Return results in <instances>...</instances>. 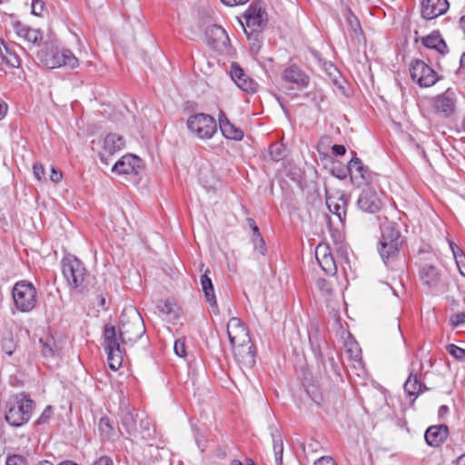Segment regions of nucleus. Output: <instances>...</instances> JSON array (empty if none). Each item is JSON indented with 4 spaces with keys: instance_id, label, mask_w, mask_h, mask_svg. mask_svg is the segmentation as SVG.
<instances>
[{
    "instance_id": "1",
    "label": "nucleus",
    "mask_w": 465,
    "mask_h": 465,
    "mask_svg": "<svg viewBox=\"0 0 465 465\" xmlns=\"http://www.w3.org/2000/svg\"><path fill=\"white\" fill-rule=\"evenodd\" d=\"M145 333L143 320L139 312L133 306L123 310L120 316L118 330L113 325H105L104 329V350L107 353L109 367L118 370L123 363L125 351L121 347L133 346Z\"/></svg>"
},
{
    "instance_id": "2",
    "label": "nucleus",
    "mask_w": 465,
    "mask_h": 465,
    "mask_svg": "<svg viewBox=\"0 0 465 465\" xmlns=\"http://www.w3.org/2000/svg\"><path fill=\"white\" fill-rule=\"evenodd\" d=\"M35 402L26 394L11 396L5 404V420L13 427H20L31 419Z\"/></svg>"
},
{
    "instance_id": "3",
    "label": "nucleus",
    "mask_w": 465,
    "mask_h": 465,
    "mask_svg": "<svg viewBox=\"0 0 465 465\" xmlns=\"http://www.w3.org/2000/svg\"><path fill=\"white\" fill-rule=\"evenodd\" d=\"M40 61L48 68L68 66L75 68L78 65V59L69 49H58L53 44L45 43L38 54Z\"/></svg>"
},
{
    "instance_id": "4",
    "label": "nucleus",
    "mask_w": 465,
    "mask_h": 465,
    "mask_svg": "<svg viewBox=\"0 0 465 465\" xmlns=\"http://www.w3.org/2000/svg\"><path fill=\"white\" fill-rule=\"evenodd\" d=\"M401 245V233L393 223H386L382 224L379 252L383 261L394 257L398 253Z\"/></svg>"
},
{
    "instance_id": "5",
    "label": "nucleus",
    "mask_w": 465,
    "mask_h": 465,
    "mask_svg": "<svg viewBox=\"0 0 465 465\" xmlns=\"http://www.w3.org/2000/svg\"><path fill=\"white\" fill-rule=\"evenodd\" d=\"M189 131L199 139H211L217 131V123L210 114L198 113L186 122Z\"/></svg>"
},
{
    "instance_id": "6",
    "label": "nucleus",
    "mask_w": 465,
    "mask_h": 465,
    "mask_svg": "<svg viewBox=\"0 0 465 465\" xmlns=\"http://www.w3.org/2000/svg\"><path fill=\"white\" fill-rule=\"evenodd\" d=\"M13 299L15 307L22 312L32 311L36 304V290L28 282L21 281L13 287Z\"/></svg>"
},
{
    "instance_id": "7",
    "label": "nucleus",
    "mask_w": 465,
    "mask_h": 465,
    "mask_svg": "<svg viewBox=\"0 0 465 465\" xmlns=\"http://www.w3.org/2000/svg\"><path fill=\"white\" fill-rule=\"evenodd\" d=\"M244 20L245 23L241 22V25L250 39L251 35L256 36L262 31L267 23V14L260 5H251L244 13Z\"/></svg>"
},
{
    "instance_id": "8",
    "label": "nucleus",
    "mask_w": 465,
    "mask_h": 465,
    "mask_svg": "<svg viewBox=\"0 0 465 465\" xmlns=\"http://www.w3.org/2000/svg\"><path fill=\"white\" fill-rule=\"evenodd\" d=\"M62 267L68 284L74 289L81 288L87 276L83 262L75 257H66L62 262Z\"/></svg>"
},
{
    "instance_id": "9",
    "label": "nucleus",
    "mask_w": 465,
    "mask_h": 465,
    "mask_svg": "<svg viewBox=\"0 0 465 465\" xmlns=\"http://www.w3.org/2000/svg\"><path fill=\"white\" fill-rule=\"evenodd\" d=\"M411 76L421 87H430L437 80V73L423 61L416 60L410 68Z\"/></svg>"
},
{
    "instance_id": "10",
    "label": "nucleus",
    "mask_w": 465,
    "mask_h": 465,
    "mask_svg": "<svg viewBox=\"0 0 465 465\" xmlns=\"http://www.w3.org/2000/svg\"><path fill=\"white\" fill-rule=\"evenodd\" d=\"M208 45L219 53H227L230 39L226 31L219 25H211L206 30Z\"/></svg>"
},
{
    "instance_id": "11",
    "label": "nucleus",
    "mask_w": 465,
    "mask_h": 465,
    "mask_svg": "<svg viewBox=\"0 0 465 465\" xmlns=\"http://www.w3.org/2000/svg\"><path fill=\"white\" fill-rule=\"evenodd\" d=\"M227 334L232 346L250 343L249 333L239 318L232 317L227 323Z\"/></svg>"
},
{
    "instance_id": "12",
    "label": "nucleus",
    "mask_w": 465,
    "mask_h": 465,
    "mask_svg": "<svg viewBox=\"0 0 465 465\" xmlns=\"http://www.w3.org/2000/svg\"><path fill=\"white\" fill-rule=\"evenodd\" d=\"M124 147V141L116 134H107L103 141L102 150L99 152L101 162L109 164V158Z\"/></svg>"
},
{
    "instance_id": "13",
    "label": "nucleus",
    "mask_w": 465,
    "mask_h": 465,
    "mask_svg": "<svg viewBox=\"0 0 465 465\" xmlns=\"http://www.w3.org/2000/svg\"><path fill=\"white\" fill-rule=\"evenodd\" d=\"M455 107V94L450 89L434 98L433 108L437 114L443 117L450 116L454 113Z\"/></svg>"
},
{
    "instance_id": "14",
    "label": "nucleus",
    "mask_w": 465,
    "mask_h": 465,
    "mask_svg": "<svg viewBox=\"0 0 465 465\" xmlns=\"http://www.w3.org/2000/svg\"><path fill=\"white\" fill-rule=\"evenodd\" d=\"M315 257L322 269L329 275H335L337 265L328 244L320 243L315 249Z\"/></svg>"
},
{
    "instance_id": "15",
    "label": "nucleus",
    "mask_w": 465,
    "mask_h": 465,
    "mask_svg": "<svg viewBox=\"0 0 465 465\" xmlns=\"http://www.w3.org/2000/svg\"><path fill=\"white\" fill-rule=\"evenodd\" d=\"M357 203L361 210L370 213H377L381 207V201L378 193L369 187L362 190Z\"/></svg>"
},
{
    "instance_id": "16",
    "label": "nucleus",
    "mask_w": 465,
    "mask_h": 465,
    "mask_svg": "<svg viewBox=\"0 0 465 465\" xmlns=\"http://www.w3.org/2000/svg\"><path fill=\"white\" fill-rule=\"evenodd\" d=\"M142 167V161L134 154H126L118 160L112 168V171L119 174H138Z\"/></svg>"
},
{
    "instance_id": "17",
    "label": "nucleus",
    "mask_w": 465,
    "mask_h": 465,
    "mask_svg": "<svg viewBox=\"0 0 465 465\" xmlns=\"http://www.w3.org/2000/svg\"><path fill=\"white\" fill-rule=\"evenodd\" d=\"M449 9L447 0H424L421 6V15L424 19L431 20L443 15Z\"/></svg>"
},
{
    "instance_id": "18",
    "label": "nucleus",
    "mask_w": 465,
    "mask_h": 465,
    "mask_svg": "<svg viewBox=\"0 0 465 465\" xmlns=\"http://www.w3.org/2000/svg\"><path fill=\"white\" fill-rule=\"evenodd\" d=\"M347 198L344 194L337 193L336 194H327L326 205L329 211L336 215L342 223L346 216Z\"/></svg>"
},
{
    "instance_id": "19",
    "label": "nucleus",
    "mask_w": 465,
    "mask_h": 465,
    "mask_svg": "<svg viewBox=\"0 0 465 465\" xmlns=\"http://www.w3.org/2000/svg\"><path fill=\"white\" fill-rule=\"evenodd\" d=\"M231 78L242 90L245 92H255L257 84L235 64H232L231 67Z\"/></svg>"
},
{
    "instance_id": "20",
    "label": "nucleus",
    "mask_w": 465,
    "mask_h": 465,
    "mask_svg": "<svg viewBox=\"0 0 465 465\" xmlns=\"http://www.w3.org/2000/svg\"><path fill=\"white\" fill-rule=\"evenodd\" d=\"M237 361L245 367H252L255 363V349L252 342L232 346Z\"/></svg>"
},
{
    "instance_id": "21",
    "label": "nucleus",
    "mask_w": 465,
    "mask_h": 465,
    "mask_svg": "<svg viewBox=\"0 0 465 465\" xmlns=\"http://www.w3.org/2000/svg\"><path fill=\"white\" fill-rule=\"evenodd\" d=\"M449 435V428L447 425H433L427 429L425 432L426 442L432 447H439L443 443Z\"/></svg>"
},
{
    "instance_id": "22",
    "label": "nucleus",
    "mask_w": 465,
    "mask_h": 465,
    "mask_svg": "<svg viewBox=\"0 0 465 465\" xmlns=\"http://www.w3.org/2000/svg\"><path fill=\"white\" fill-rule=\"evenodd\" d=\"M282 78L286 82L296 84L302 87L307 86L309 84V76L295 64L283 70Z\"/></svg>"
},
{
    "instance_id": "23",
    "label": "nucleus",
    "mask_w": 465,
    "mask_h": 465,
    "mask_svg": "<svg viewBox=\"0 0 465 465\" xmlns=\"http://www.w3.org/2000/svg\"><path fill=\"white\" fill-rule=\"evenodd\" d=\"M209 269L204 270L203 274L201 276L200 282L206 302L213 307V313L217 314L219 312L217 301L214 294V289L212 280L209 277Z\"/></svg>"
},
{
    "instance_id": "24",
    "label": "nucleus",
    "mask_w": 465,
    "mask_h": 465,
    "mask_svg": "<svg viewBox=\"0 0 465 465\" xmlns=\"http://www.w3.org/2000/svg\"><path fill=\"white\" fill-rule=\"evenodd\" d=\"M15 30L19 37L24 38L33 45H39L43 40V33L40 30L29 28L21 23L15 25Z\"/></svg>"
},
{
    "instance_id": "25",
    "label": "nucleus",
    "mask_w": 465,
    "mask_h": 465,
    "mask_svg": "<svg viewBox=\"0 0 465 465\" xmlns=\"http://www.w3.org/2000/svg\"><path fill=\"white\" fill-rule=\"evenodd\" d=\"M420 277L423 284L430 288L437 286L440 280V275L437 268L427 263L420 268Z\"/></svg>"
},
{
    "instance_id": "26",
    "label": "nucleus",
    "mask_w": 465,
    "mask_h": 465,
    "mask_svg": "<svg viewBox=\"0 0 465 465\" xmlns=\"http://www.w3.org/2000/svg\"><path fill=\"white\" fill-rule=\"evenodd\" d=\"M348 171L351 178H360L362 181H367L369 178V169L366 167L361 160L353 156L348 163Z\"/></svg>"
},
{
    "instance_id": "27",
    "label": "nucleus",
    "mask_w": 465,
    "mask_h": 465,
    "mask_svg": "<svg viewBox=\"0 0 465 465\" xmlns=\"http://www.w3.org/2000/svg\"><path fill=\"white\" fill-rule=\"evenodd\" d=\"M137 415L138 414L135 412V410L132 411L129 408L122 410L121 423L129 435H134L136 431Z\"/></svg>"
},
{
    "instance_id": "28",
    "label": "nucleus",
    "mask_w": 465,
    "mask_h": 465,
    "mask_svg": "<svg viewBox=\"0 0 465 465\" xmlns=\"http://www.w3.org/2000/svg\"><path fill=\"white\" fill-rule=\"evenodd\" d=\"M0 57L11 68L20 65L18 55L13 52L2 40L0 44Z\"/></svg>"
},
{
    "instance_id": "29",
    "label": "nucleus",
    "mask_w": 465,
    "mask_h": 465,
    "mask_svg": "<svg viewBox=\"0 0 465 465\" xmlns=\"http://www.w3.org/2000/svg\"><path fill=\"white\" fill-rule=\"evenodd\" d=\"M405 391L411 396H417L424 390H427L426 386L421 383L416 374L411 371L409 375L408 380L404 383Z\"/></svg>"
},
{
    "instance_id": "30",
    "label": "nucleus",
    "mask_w": 465,
    "mask_h": 465,
    "mask_svg": "<svg viewBox=\"0 0 465 465\" xmlns=\"http://www.w3.org/2000/svg\"><path fill=\"white\" fill-rule=\"evenodd\" d=\"M220 130L226 139L241 141L243 137V132L242 129L236 127L230 121H226Z\"/></svg>"
},
{
    "instance_id": "31",
    "label": "nucleus",
    "mask_w": 465,
    "mask_h": 465,
    "mask_svg": "<svg viewBox=\"0 0 465 465\" xmlns=\"http://www.w3.org/2000/svg\"><path fill=\"white\" fill-rule=\"evenodd\" d=\"M422 43L426 47L436 49L440 53L447 47L445 42L439 34H431L422 38Z\"/></svg>"
},
{
    "instance_id": "32",
    "label": "nucleus",
    "mask_w": 465,
    "mask_h": 465,
    "mask_svg": "<svg viewBox=\"0 0 465 465\" xmlns=\"http://www.w3.org/2000/svg\"><path fill=\"white\" fill-rule=\"evenodd\" d=\"M40 343L42 344V353L45 358L54 357L56 354L57 348L52 339L40 340Z\"/></svg>"
},
{
    "instance_id": "33",
    "label": "nucleus",
    "mask_w": 465,
    "mask_h": 465,
    "mask_svg": "<svg viewBox=\"0 0 465 465\" xmlns=\"http://www.w3.org/2000/svg\"><path fill=\"white\" fill-rule=\"evenodd\" d=\"M273 437V450H274V457L276 465H282V452H283V444L282 440L280 435Z\"/></svg>"
},
{
    "instance_id": "34",
    "label": "nucleus",
    "mask_w": 465,
    "mask_h": 465,
    "mask_svg": "<svg viewBox=\"0 0 465 465\" xmlns=\"http://www.w3.org/2000/svg\"><path fill=\"white\" fill-rule=\"evenodd\" d=\"M99 430L101 435L106 439H110L113 434V426L110 420L106 417L101 418L99 421Z\"/></svg>"
},
{
    "instance_id": "35",
    "label": "nucleus",
    "mask_w": 465,
    "mask_h": 465,
    "mask_svg": "<svg viewBox=\"0 0 465 465\" xmlns=\"http://www.w3.org/2000/svg\"><path fill=\"white\" fill-rule=\"evenodd\" d=\"M270 157L274 162H279L284 156V147L281 143H273L270 147Z\"/></svg>"
},
{
    "instance_id": "36",
    "label": "nucleus",
    "mask_w": 465,
    "mask_h": 465,
    "mask_svg": "<svg viewBox=\"0 0 465 465\" xmlns=\"http://www.w3.org/2000/svg\"><path fill=\"white\" fill-rule=\"evenodd\" d=\"M316 285L323 296L331 297L332 295V288L327 280L320 278L317 280Z\"/></svg>"
},
{
    "instance_id": "37",
    "label": "nucleus",
    "mask_w": 465,
    "mask_h": 465,
    "mask_svg": "<svg viewBox=\"0 0 465 465\" xmlns=\"http://www.w3.org/2000/svg\"><path fill=\"white\" fill-rule=\"evenodd\" d=\"M450 247L452 251L457 265H460L463 262H465V254L460 248L453 242H450Z\"/></svg>"
},
{
    "instance_id": "38",
    "label": "nucleus",
    "mask_w": 465,
    "mask_h": 465,
    "mask_svg": "<svg viewBox=\"0 0 465 465\" xmlns=\"http://www.w3.org/2000/svg\"><path fill=\"white\" fill-rule=\"evenodd\" d=\"M447 350L449 353L457 360H465V349H462L455 344H450Z\"/></svg>"
},
{
    "instance_id": "39",
    "label": "nucleus",
    "mask_w": 465,
    "mask_h": 465,
    "mask_svg": "<svg viewBox=\"0 0 465 465\" xmlns=\"http://www.w3.org/2000/svg\"><path fill=\"white\" fill-rule=\"evenodd\" d=\"M5 465H27V460L22 455H10L6 459Z\"/></svg>"
},
{
    "instance_id": "40",
    "label": "nucleus",
    "mask_w": 465,
    "mask_h": 465,
    "mask_svg": "<svg viewBox=\"0 0 465 465\" xmlns=\"http://www.w3.org/2000/svg\"><path fill=\"white\" fill-rule=\"evenodd\" d=\"M173 350L176 355L179 357L186 356L185 343L183 339H178L175 341Z\"/></svg>"
},
{
    "instance_id": "41",
    "label": "nucleus",
    "mask_w": 465,
    "mask_h": 465,
    "mask_svg": "<svg viewBox=\"0 0 465 465\" xmlns=\"http://www.w3.org/2000/svg\"><path fill=\"white\" fill-rule=\"evenodd\" d=\"M254 249L257 250L262 255L265 254L266 247L262 237L252 238Z\"/></svg>"
},
{
    "instance_id": "42",
    "label": "nucleus",
    "mask_w": 465,
    "mask_h": 465,
    "mask_svg": "<svg viewBox=\"0 0 465 465\" xmlns=\"http://www.w3.org/2000/svg\"><path fill=\"white\" fill-rule=\"evenodd\" d=\"M32 1V13L35 15H40L44 10V2L42 0H31Z\"/></svg>"
},
{
    "instance_id": "43",
    "label": "nucleus",
    "mask_w": 465,
    "mask_h": 465,
    "mask_svg": "<svg viewBox=\"0 0 465 465\" xmlns=\"http://www.w3.org/2000/svg\"><path fill=\"white\" fill-rule=\"evenodd\" d=\"M157 308L165 314H170L173 311V305L168 301H160L157 304Z\"/></svg>"
},
{
    "instance_id": "44",
    "label": "nucleus",
    "mask_w": 465,
    "mask_h": 465,
    "mask_svg": "<svg viewBox=\"0 0 465 465\" xmlns=\"http://www.w3.org/2000/svg\"><path fill=\"white\" fill-rule=\"evenodd\" d=\"M450 322L454 326L465 323V312H459L451 316Z\"/></svg>"
},
{
    "instance_id": "45",
    "label": "nucleus",
    "mask_w": 465,
    "mask_h": 465,
    "mask_svg": "<svg viewBox=\"0 0 465 465\" xmlns=\"http://www.w3.org/2000/svg\"><path fill=\"white\" fill-rule=\"evenodd\" d=\"M34 175L37 180H41L45 175V168L41 163H35L33 166Z\"/></svg>"
},
{
    "instance_id": "46",
    "label": "nucleus",
    "mask_w": 465,
    "mask_h": 465,
    "mask_svg": "<svg viewBox=\"0 0 465 465\" xmlns=\"http://www.w3.org/2000/svg\"><path fill=\"white\" fill-rule=\"evenodd\" d=\"M314 465H337L333 459L330 456H324L318 459Z\"/></svg>"
},
{
    "instance_id": "47",
    "label": "nucleus",
    "mask_w": 465,
    "mask_h": 465,
    "mask_svg": "<svg viewBox=\"0 0 465 465\" xmlns=\"http://www.w3.org/2000/svg\"><path fill=\"white\" fill-rule=\"evenodd\" d=\"M113 460L108 456H101L95 460L91 465H113Z\"/></svg>"
},
{
    "instance_id": "48",
    "label": "nucleus",
    "mask_w": 465,
    "mask_h": 465,
    "mask_svg": "<svg viewBox=\"0 0 465 465\" xmlns=\"http://www.w3.org/2000/svg\"><path fill=\"white\" fill-rule=\"evenodd\" d=\"M51 412H52L51 407L50 406L46 407V409L43 411V413L37 420V423L42 424V423L46 422L50 418Z\"/></svg>"
},
{
    "instance_id": "49",
    "label": "nucleus",
    "mask_w": 465,
    "mask_h": 465,
    "mask_svg": "<svg viewBox=\"0 0 465 465\" xmlns=\"http://www.w3.org/2000/svg\"><path fill=\"white\" fill-rule=\"evenodd\" d=\"M331 152L334 155H344L346 153V148L343 145L341 144H334L331 147Z\"/></svg>"
},
{
    "instance_id": "50",
    "label": "nucleus",
    "mask_w": 465,
    "mask_h": 465,
    "mask_svg": "<svg viewBox=\"0 0 465 465\" xmlns=\"http://www.w3.org/2000/svg\"><path fill=\"white\" fill-rule=\"evenodd\" d=\"M347 21H348L349 25H351V29L353 31L356 32L357 30L361 29L360 23H359L357 17L350 16V17L347 18Z\"/></svg>"
},
{
    "instance_id": "51",
    "label": "nucleus",
    "mask_w": 465,
    "mask_h": 465,
    "mask_svg": "<svg viewBox=\"0 0 465 465\" xmlns=\"http://www.w3.org/2000/svg\"><path fill=\"white\" fill-rule=\"evenodd\" d=\"M63 174L61 172L56 171L54 168L51 170L50 179L54 183H58L62 180Z\"/></svg>"
},
{
    "instance_id": "52",
    "label": "nucleus",
    "mask_w": 465,
    "mask_h": 465,
    "mask_svg": "<svg viewBox=\"0 0 465 465\" xmlns=\"http://www.w3.org/2000/svg\"><path fill=\"white\" fill-rule=\"evenodd\" d=\"M224 5L228 6H234L245 4L248 0H221Z\"/></svg>"
},
{
    "instance_id": "53",
    "label": "nucleus",
    "mask_w": 465,
    "mask_h": 465,
    "mask_svg": "<svg viewBox=\"0 0 465 465\" xmlns=\"http://www.w3.org/2000/svg\"><path fill=\"white\" fill-rule=\"evenodd\" d=\"M250 225L253 232V238L262 237L258 226L255 224L254 221L252 219H249Z\"/></svg>"
},
{
    "instance_id": "54",
    "label": "nucleus",
    "mask_w": 465,
    "mask_h": 465,
    "mask_svg": "<svg viewBox=\"0 0 465 465\" xmlns=\"http://www.w3.org/2000/svg\"><path fill=\"white\" fill-rule=\"evenodd\" d=\"M347 351L351 354V358L354 359V360H358L360 359V350L358 349L357 346H355V348H350L347 350Z\"/></svg>"
},
{
    "instance_id": "55",
    "label": "nucleus",
    "mask_w": 465,
    "mask_h": 465,
    "mask_svg": "<svg viewBox=\"0 0 465 465\" xmlns=\"http://www.w3.org/2000/svg\"><path fill=\"white\" fill-rule=\"evenodd\" d=\"M7 104L0 100V120L5 117L7 113Z\"/></svg>"
},
{
    "instance_id": "56",
    "label": "nucleus",
    "mask_w": 465,
    "mask_h": 465,
    "mask_svg": "<svg viewBox=\"0 0 465 465\" xmlns=\"http://www.w3.org/2000/svg\"><path fill=\"white\" fill-rule=\"evenodd\" d=\"M226 121H229V119L226 117L225 114L221 111L218 116L219 127H223Z\"/></svg>"
},
{
    "instance_id": "57",
    "label": "nucleus",
    "mask_w": 465,
    "mask_h": 465,
    "mask_svg": "<svg viewBox=\"0 0 465 465\" xmlns=\"http://www.w3.org/2000/svg\"><path fill=\"white\" fill-rule=\"evenodd\" d=\"M449 412V407L446 405H442L440 407L438 414L440 418L444 417Z\"/></svg>"
},
{
    "instance_id": "58",
    "label": "nucleus",
    "mask_w": 465,
    "mask_h": 465,
    "mask_svg": "<svg viewBox=\"0 0 465 465\" xmlns=\"http://www.w3.org/2000/svg\"><path fill=\"white\" fill-rule=\"evenodd\" d=\"M456 465H465V453L457 459Z\"/></svg>"
},
{
    "instance_id": "59",
    "label": "nucleus",
    "mask_w": 465,
    "mask_h": 465,
    "mask_svg": "<svg viewBox=\"0 0 465 465\" xmlns=\"http://www.w3.org/2000/svg\"><path fill=\"white\" fill-rule=\"evenodd\" d=\"M457 266L459 267L460 273L465 277V262Z\"/></svg>"
},
{
    "instance_id": "60",
    "label": "nucleus",
    "mask_w": 465,
    "mask_h": 465,
    "mask_svg": "<svg viewBox=\"0 0 465 465\" xmlns=\"http://www.w3.org/2000/svg\"><path fill=\"white\" fill-rule=\"evenodd\" d=\"M460 26H461L464 34H465V15L460 18Z\"/></svg>"
},
{
    "instance_id": "61",
    "label": "nucleus",
    "mask_w": 465,
    "mask_h": 465,
    "mask_svg": "<svg viewBox=\"0 0 465 465\" xmlns=\"http://www.w3.org/2000/svg\"><path fill=\"white\" fill-rule=\"evenodd\" d=\"M58 465H78V464H76L71 460H65V461L59 463Z\"/></svg>"
},
{
    "instance_id": "62",
    "label": "nucleus",
    "mask_w": 465,
    "mask_h": 465,
    "mask_svg": "<svg viewBox=\"0 0 465 465\" xmlns=\"http://www.w3.org/2000/svg\"><path fill=\"white\" fill-rule=\"evenodd\" d=\"M460 63L461 66H465V53L462 54Z\"/></svg>"
},
{
    "instance_id": "63",
    "label": "nucleus",
    "mask_w": 465,
    "mask_h": 465,
    "mask_svg": "<svg viewBox=\"0 0 465 465\" xmlns=\"http://www.w3.org/2000/svg\"><path fill=\"white\" fill-rule=\"evenodd\" d=\"M38 465H54L53 463H51L50 461L48 460H42L39 462Z\"/></svg>"
},
{
    "instance_id": "64",
    "label": "nucleus",
    "mask_w": 465,
    "mask_h": 465,
    "mask_svg": "<svg viewBox=\"0 0 465 465\" xmlns=\"http://www.w3.org/2000/svg\"><path fill=\"white\" fill-rule=\"evenodd\" d=\"M100 304H101L102 306H104V304H105V298L102 297V298L100 299Z\"/></svg>"
}]
</instances>
